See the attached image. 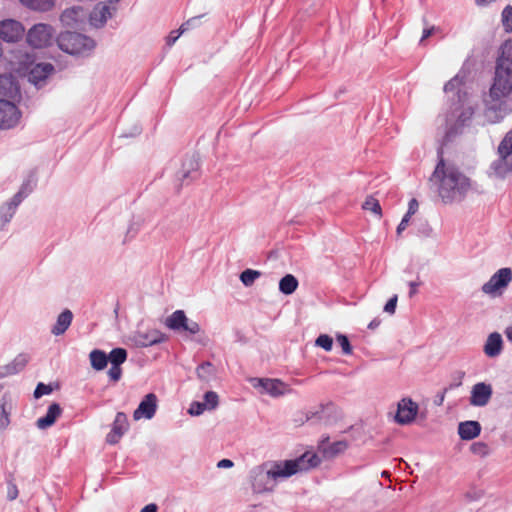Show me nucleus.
Here are the masks:
<instances>
[{"label": "nucleus", "mask_w": 512, "mask_h": 512, "mask_svg": "<svg viewBox=\"0 0 512 512\" xmlns=\"http://www.w3.org/2000/svg\"><path fill=\"white\" fill-rule=\"evenodd\" d=\"M320 462L319 456L314 452H305L294 460L266 461L249 472L252 490L257 494L272 492L280 479L315 468Z\"/></svg>", "instance_id": "1"}, {"label": "nucleus", "mask_w": 512, "mask_h": 512, "mask_svg": "<svg viewBox=\"0 0 512 512\" xmlns=\"http://www.w3.org/2000/svg\"><path fill=\"white\" fill-rule=\"evenodd\" d=\"M466 76L467 72L462 68L444 85V92L447 95L452 94L453 101L452 111L446 118L445 137L447 140L461 133L474 114L473 106L468 104L469 94L465 88Z\"/></svg>", "instance_id": "2"}, {"label": "nucleus", "mask_w": 512, "mask_h": 512, "mask_svg": "<svg viewBox=\"0 0 512 512\" xmlns=\"http://www.w3.org/2000/svg\"><path fill=\"white\" fill-rule=\"evenodd\" d=\"M439 161L430 177V182L437 188L443 203L451 204L464 199L470 189V180L454 164L447 163L442 152H438Z\"/></svg>", "instance_id": "3"}, {"label": "nucleus", "mask_w": 512, "mask_h": 512, "mask_svg": "<svg viewBox=\"0 0 512 512\" xmlns=\"http://www.w3.org/2000/svg\"><path fill=\"white\" fill-rule=\"evenodd\" d=\"M487 174L500 180L512 174V129L501 140L497 148V158L491 162Z\"/></svg>", "instance_id": "4"}, {"label": "nucleus", "mask_w": 512, "mask_h": 512, "mask_svg": "<svg viewBox=\"0 0 512 512\" xmlns=\"http://www.w3.org/2000/svg\"><path fill=\"white\" fill-rule=\"evenodd\" d=\"M57 44L62 51L81 57L90 56L96 47V42L91 37L71 31L61 33L57 37Z\"/></svg>", "instance_id": "5"}, {"label": "nucleus", "mask_w": 512, "mask_h": 512, "mask_svg": "<svg viewBox=\"0 0 512 512\" xmlns=\"http://www.w3.org/2000/svg\"><path fill=\"white\" fill-rule=\"evenodd\" d=\"M509 97L493 95L485 93L483 95V117L489 124L501 122L506 116L512 113V105L508 100Z\"/></svg>", "instance_id": "6"}, {"label": "nucleus", "mask_w": 512, "mask_h": 512, "mask_svg": "<svg viewBox=\"0 0 512 512\" xmlns=\"http://www.w3.org/2000/svg\"><path fill=\"white\" fill-rule=\"evenodd\" d=\"M165 333L158 329L141 330L139 327L133 331L129 337V343L136 348H146L167 341Z\"/></svg>", "instance_id": "7"}, {"label": "nucleus", "mask_w": 512, "mask_h": 512, "mask_svg": "<svg viewBox=\"0 0 512 512\" xmlns=\"http://www.w3.org/2000/svg\"><path fill=\"white\" fill-rule=\"evenodd\" d=\"M511 281L512 270L507 267L501 268L483 284L481 290L484 294L491 297L501 296Z\"/></svg>", "instance_id": "8"}, {"label": "nucleus", "mask_w": 512, "mask_h": 512, "mask_svg": "<svg viewBox=\"0 0 512 512\" xmlns=\"http://www.w3.org/2000/svg\"><path fill=\"white\" fill-rule=\"evenodd\" d=\"M55 30L51 25L38 23L27 32V43L33 48H45L52 44Z\"/></svg>", "instance_id": "9"}, {"label": "nucleus", "mask_w": 512, "mask_h": 512, "mask_svg": "<svg viewBox=\"0 0 512 512\" xmlns=\"http://www.w3.org/2000/svg\"><path fill=\"white\" fill-rule=\"evenodd\" d=\"M165 326L175 332H185L189 335H195L200 332V325L189 318H187L183 310H176L169 315L165 320Z\"/></svg>", "instance_id": "10"}, {"label": "nucleus", "mask_w": 512, "mask_h": 512, "mask_svg": "<svg viewBox=\"0 0 512 512\" xmlns=\"http://www.w3.org/2000/svg\"><path fill=\"white\" fill-rule=\"evenodd\" d=\"M512 92V71L509 68L495 67L493 82L488 93L509 97Z\"/></svg>", "instance_id": "11"}, {"label": "nucleus", "mask_w": 512, "mask_h": 512, "mask_svg": "<svg viewBox=\"0 0 512 512\" xmlns=\"http://www.w3.org/2000/svg\"><path fill=\"white\" fill-rule=\"evenodd\" d=\"M251 385L260 389L261 393L269 394L272 397H279L288 392V386L279 379L251 378Z\"/></svg>", "instance_id": "12"}, {"label": "nucleus", "mask_w": 512, "mask_h": 512, "mask_svg": "<svg viewBox=\"0 0 512 512\" xmlns=\"http://www.w3.org/2000/svg\"><path fill=\"white\" fill-rule=\"evenodd\" d=\"M20 112L10 100L0 99V128L10 129L17 125Z\"/></svg>", "instance_id": "13"}, {"label": "nucleus", "mask_w": 512, "mask_h": 512, "mask_svg": "<svg viewBox=\"0 0 512 512\" xmlns=\"http://www.w3.org/2000/svg\"><path fill=\"white\" fill-rule=\"evenodd\" d=\"M493 395V388L491 384L485 382H478L471 388L469 403L474 407L486 406Z\"/></svg>", "instance_id": "14"}, {"label": "nucleus", "mask_w": 512, "mask_h": 512, "mask_svg": "<svg viewBox=\"0 0 512 512\" xmlns=\"http://www.w3.org/2000/svg\"><path fill=\"white\" fill-rule=\"evenodd\" d=\"M418 404L411 398H403L398 403L395 421L401 425L412 423L418 413Z\"/></svg>", "instance_id": "15"}, {"label": "nucleus", "mask_w": 512, "mask_h": 512, "mask_svg": "<svg viewBox=\"0 0 512 512\" xmlns=\"http://www.w3.org/2000/svg\"><path fill=\"white\" fill-rule=\"evenodd\" d=\"M24 32L25 29L19 21L6 19L0 22V38L6 42H17Z\"/></svg>", "instance_id": "16"}, {"label": "nucleus", "mask_w": 512, "mask_h": 512, "mask_svg": "<svg viewBox=\"0 0 512 512\" xmlns=\"http://www.w3.org/2000/svg\"><path fill=\"white\" fill-rule=\"evenodd\" d=\"M129 428L128 418L125 413L118 412L112 424L111 431L106 436L109 444H117Z\"/></svg>", "instance_id": "17"}, {"label": "nucleus", "mask_w": 512, "mask_h": 512, "mask_svg": "<svg viewBox=\"0 0 512 512\" xmlns=\"http://www.w3.org/2000/svg\"><path fill=\"white\" fill-rule=\"evenodd\" d=\"M157 410V397L153 393L145 395L139 406L133 413L134 420L138 421L142 418L151 419Z\"/></svg>", "instance_id": "18"}, {"label": "nucleus", "mask_w": 512, "mask_h": 512, "mask_svg": "<svg viewBox=\"0 0 512 512\" xmlns=\"http://www.w3.org/2000/svg\"><path fill=\"white\" fill-rule=\"evenodd\" d=\"M199 159L195 154L184 158L182 168L178 172L179 180L184 184L188 180H193L198 176Z\"/></svg>", "instance_id": "19"}, {"label": "nucleus", "mask_w": 512, "mask_h": 512, "mask_svg": "<svg viewBox=\"0 0 512 512\" xmlns=\"http://www.w3.org/2000/svg\"><path fill=\"white\" fill-rule=\"evenodd\" d=\"M30 357L28 354H18L10 363L0 367V379L16 375L24 370Z\"/></svg>", "instance_id": "20"}, {"label": "nucleus", "mask_w": 512, "mask_h": 512, "mask_svg": "<svg viewBox=\"0 0 512 512\" xmlns=\"http://www.w3.org/2000/svg\"><path fill=\"white\" fill-rule=\"evenodd\" d=\"M54 71V66L50 63H38L28 72V80L37 87L43 85L47 77Z\"/></svg>", "instance_id": "21"}, {"label": "nucleus", "mask_w": 512, "mask_h": 512, "mask_svg": "<svg viewBox=\"0 0 512 512\" xmlns=\"http://www.w3.org/2000/svg\"><path fill=\"white\" fill-rule=\"evenodd\" d=\"M503 350L502 336L498 332H493L488 335L483 347L485 355L489 358L498 357Z\"/></svg>", "instance_id": "22"}, {"label": "nucleus", "mask_w": 512, "mask_h": 512, "mask_svg": "<svg viewBox=\"0 0 512 512\" xmlns=\"http://www.w3.org/2000/svg\"><path fill=\"white\" fill-rule=\"evenodd\" d=\"M0 96L15 99L19 96V86L11 74L0 75Z\"/></svg>", "instance_id": "23"}, {"label": "nucleus", "mask_w": 512, "mask_h": 512, "mask_svg": "<svg viewBox=\"0 0 512 512\" xmlns=\"http://www.w3.org/2000/svg\"><path fill=\"white\" fill-rule=\"evenodd\" d=\"M112 17L110 6L107 3H99L95 6L90 14V22L96 27L100 28L105 25L107 20Z\"/></svg>", "instance_id": "24"}, {"label": "nucleus", "mask_w": 512, "mask_h": 512, "mask_svg": "<svg viewBox=\"0 0 512 512\" xmlns=\"http://www.w3.org/2000/svg\"><path fill=\"white\" fill-rule=\"evenodd\" d=\"M495 67L509 68L512 71V39L504 41L500 46Z\"/></svg>", "instance_id": "25"}, {"label": "nucleus", "mask_w": 512, "mask_h": 512, "mask_svg": "<svg viewBox=\"0 0 512 512\" xmlns=\"http://www.w3.org/2000/svg\"><path fill=\"white\" fill-rule=\"evenodd\" d=\"M481 425L478 421H464L458 426V434L462 440H472L479 436Z\"/></svg>", "instance_id": "26"}, {"label": "nucleus", "mask_w": 512, "mask_h": 512, "mask_svg": "<svg viewBox=\"0 0 512 512\" xmlns=\"http://www.w3.org/2000/svg\"><path fill=\"white\" fill-rule=\"evenodd\" d=\"M73 320V313L69 309L63 310L57 317L56 323L51 329V333L55 336L64 334Z\"/></svg>", "instance_id": "27"}, {"label": "nucleus", "mask_w": 512, "mask_h": 512, "mask_svg": "<svg viewBox=\"0 0 512 512\" xmlns=\"http://www.w3.org/2000/svg\"><path fill=\"white\" fill-rule=\"evenodd\" d=\"M62 409L59 404L53 403L48 407L46 415L39 418L36 425L39 429H46L52 426L56 419L61 415Z\"/></svg>", "instance_id": "28"}, {"label": "nucleus", "mask_w": 512, "mask_h": 512, "mask_svg": "<svg viewBox=\"0 0 512 512\" xmlns=\"http://www.w3.org/2000/svg\"><path fill=\"white\" fill-rule=\"evenodd\" d=\"M19 205L20 204L18 202L11 198L0 206V230L4 229V227L11 221Z\"/></svg>", "instance_id": "29"}, {"label": "nucleus", "mask_w": 512, "mask_h": 512, "mask_svg": "<svg viewBox=\"0 0 512 512\" xmlns=\"http://www.w3.org/2000/svg\"><path fill=\"white\" fill-rule=\"evenodd\" d=\"M90 363L93 369L101 371L108 364V355L99 349H94L89 354Z\"/></svg>", "instance_id": "30"}, {"label": "nucleus", "mask_w": 512, "mask_h": 512, "mask_svg": "<svg viewBox=\"0 0 512 512\" xmlns=\"http://www.w3.org/2000/svg\"><path fill=\"white\" fill-rule=\"evenodd\" d=\"M348 447V444L346 441H336L333 443H322L321 449L323 451V454L326 457L332 458L342 452H344Z\"/></svg>", "instance_id": "31"}, {"label": "nucleus", "mask_w": 512, "mask_h": 512, "mask_svg": "<svg viewBox=\"0 0 512 512\" xmlns=\"http://www.w3.org/2000/svg\"><path fill=\"white\" fill-rule=\"evenodd\" d=\"M299 282L292 274H286L279 281V290L285 295H291L298 288Z\"/></svg>", "instance_id": "32"}, {"label": "nucleus", "mask_w": 512, "mask_h": 512, "mask_svg": "<svg viewBox=\"0 0 512 512\" xmlns=\"http://www.w3.org/2000/svg\"><path fill=\"white\" fill-rule=\"evenodd\" d=\"M196 373L201 381L209 382L215 378L216 368L211 362L206 361L197 367Z\"/></svg>", "instance_id": "33"}, {"label": "nucleus", "mask_w": 512, "mask_h": 512, "mask_svg": "<svg viewBox=\"0 0 512 512\" xmlns=\"http://www.w3.org/2000/svg\"><path fill=\"white\" fill-rule=\"evenodd\" d=\"M26 7L37 11H48L54 5V0H20Z\"/></svg>", "instance_id": "34"}, {"label": "nucleus", "mask_w": 512, "mask_h": 512, "mask_svg": "<svg viewBox=\"0 0 512 512\" xmlns=\"http://www.w3.org/2000/svg\"><path fill=\"white\" fill-rule=\"evenodd\" d=\"M127 359V351L124 348H114L108 355L111 365L121 366Z\"/></svg>", "instance_id": "35"}, {"label": "nucleus", "mask_w": 512, "mask_h": 512, "mask_svg": "<svg viewBox=\"0 0 512 512\" xmlns=\"http://www.w3.org/2000/svg\"><path fill=\"white\" fill-rule=\"evenodd\" d=\"M261 276V272L253 269H246L240 274V281L244 286L250 287Z\"/></svg>", "instance_id": "36"}, {"label": "nucleus", "mask_w": 512, "mask_h": 512, "mask_svg": "<svg viewBox=\"0 0 512 512\" xmlns=\"http://www.w3.org/2000/svg\"><path fill=\"white\" fill-rule=\"evenodd\" d=\"M10 424V411L4 398L0 402V433L5 431Z\"/></svg>", "instance_id": "37"}, {"label": "nucleus", "mask_w": 512, "mask_h": 512, "mask_svg": "<svg viewBox=\"0 0 512 512\" xmlns=\"http://www.w3.org/2000/svg\"><path fill=\"white\" fill-rule=\"evenodd\" d=\"M362 208L364 210L373 212L374 214H376L379 217H381V215H382L381 206L379 204V201L372 196H369L366 198V200L364 201V203L362 205Z\"/></svg>", "instance_id": "38"}, {"label": "nucleus", "mask_w": 512, "mask_h": 512, "mask_svg": "<svg viewBox=\"0 0 512 512\" xmlns=\"http://www.w3.org/2000/svg\"><path fill=\"white\" fill-rule=\"evenodd\" d=\"M33 191V186L30 181L24 182L19 191L12 197L19 204Z\"/></svg>", "instance_id": "39"}, {"label": "nucleus", "mask_w": 512, "mask_h": 512, "mask_svg": "<svg viewBox=\"0 0 512 512\" xmlns=\"http://www.w3.org/2000/svg\"><path fill=\"white\" fill-rule=\"evenodd\" d=\"M208 410L215 409L219 403V398L216 392L208 391L204 394V402Z\"/></svg>", "instance_id": "40"}, {"label": "nucleus", "mask_w": 512, "mask_h": 512, "mask_svg": "<svg viewBox=\"0 0 512 512\" xmlns=\"http://www.w3.org/2000/svg\"><path fill=\"white\" fill-rule=\"evenodd\" d=\"M502 23L506 31L512 32V6H506L502 11Z\"/></svg>", "instance_id": "41"}, {"label": "nucleus", "mask_w": 512, "mask_h": 512, "mask_svg": "<svg viewBox=\"0 0 512 512\" xmlns=\"http://www.w3.org/2000/svg\"><path fill=\"white\" fill-rule=\"evenodd\" d=\"M316 346L323 348L325 351H330L333 346V339L327 334H321L315 341Z\"/></svg>", "instance_id": "42"}, {"label": "nucleus", "mask_w": 512, "mask_h": 512, "mask_svg": "<svg viewBox=\"0 0 512 512\" xmlns=\"http://www.w3.org/2000/svg\"><path fill=\"white\" fill-rule=\"evenodd\" d=\"M473 454L484 457L489 453V447L484 442H475L470 446Z\"/></svg>", "instance_id": "43"}, {"label": "nucleus", "mask_w": 512, "mask_h": 512, "mask_svg": "<svg viewBox=\"0 0 512 512\" xmlns=\"http://www.w3.org/2000/svg\"><path fill=\"white\" fill-rule=\"evenodd\" d=\"M337 342L341 346L344 354L350 355L352 353V346H351L349 339L346 335L339 334L337 336Z\"/></svg>", "instance_id": "44"}, {"label": "nucleus", "mask_w": 512, "mask_h": 512, "mask_svg": "<svg viewBox=\"0 0 512 512\" xmlns=\"http://www.w3.org/2000/svg\"><path fill=\"white\" fill-rule=\"evenodd\" d=\"M53 391L52 387L50 385H46L42 382L38 383L35 390H34V397L36 399L41 398L44 395H48Z\"/></svg>", "instance_id": "45"}, {"label": "nucleus", "mask_w": 512, "mask_h": 512, "mask_svg": "<svg viewBox=\"0 0 512 512\" xmlns=\"http://www.w3.org/2000/svg\"><path fill=\"white\" fill-rule=\"evenodd\" d=\"M208 408L205 406L203 402H193L188 409V413L192 416H199Z\"/></svg>", "instance_id": "46"}, {"label": "nucleus", "mask_w": 512, "mask_h": 512, "mask_svg": "<svg viewBox=\"0 0 512 512\" xmlns=\"http://www.w3.org/2000/svg\"><path fill=\"white\" fill-rule=\"evenodd\" d=\"M18 495H19V490L17 488V485L12 481H8L7 482V499L9 501H13V500L17 499Z\"/></svg>", "instance_id": "47"}, {"label": "nucleus", "mask_w": 512, "mask_h": 512, "mask_svg": "<svg viewBox=\"0 0 512 512\" xmlns=\"http://www.w3.org/2000/svg\"><path fill=\"white\" fill-rule=\"evenodd\" d=\"M122 375V369L120 366L111 365L110 369L108 370V376L112 381H118L120 380Z\"/></svg>", "instance_id": "48"}, {"label": "nucleus", "mask_w": 512, "mask_h": 512, "mask_svg": "<svg viewBox=\"0 0 512 512\" xmlns=\"http://www.w3.org/2000/svg\"><path fill=\"white\" fill-rule=\"evenodd\" d=\"M398 296H392L384 306V311L389 314H394L397 306Z\"/></svg>", "instance_id": "49"}, {"label": "nucleus", "mask_w": 512, "mask_h": 512, "mask_svg": "<svg viewBox=\"0 0 512 512\" xmlns=\"http://www.w3.org/2000/svg\"><path fill=\"white\" fill-rule=\"evenodd\" d=\"M184 30V25H182L178 31H172L167 37V44L169 46L173 45L176 42V40L180 37V35L184 32Z\"/></svg>", "instance_id": "50"}, {"label": "nucleus", "mask_w": 512, "mask_h": 512, "mask_svg": "<svg viewBox=\"0 0 512 512\" xmlns=\"http://www.w3.org/2000/svg\"><path fill=\"white\" fill-rule=\"evenodd\" d=\"M159 230L164 234H171L174 230L169 227V219L165 218L158 224Z\"/></svg>", "instance_id": "51"}, {"label": "nucleus", "mask_w": 512, "mask_h": 512, "mask_svg": "<svg viewBox=\"0 0 512 512\" xmlns=\"http://www.w3.org/2000/svg\"><path fill=\"white\" fill-rule=\"evenodd\" d=\"M418 206H419L418 201L415 198L411 199L409 201L408 211L406 212V214L408 216L414 215L418 210Z\"/></svg>", "instance_id": "52"}, {"label": "nucleus", "mask_w": 512, "mask_h": 512, "mask_svg": "<svg viewBox=\"0 0 512 512\" xmlns=\"http://www.w3.org/2000/svg\"><path fill=\"white\" fill-rule=\"evenodd\" d=\"M411 217L412 216H408L407 214L404 215V217L402 218L401 222L399 223V225L397 227L398 235H400L406 229Z\"/></svg>", "instance_id": "53"}, {"label": "nucleus", "mask_w": 512, "mask_h": 512, "mask_svg": "<svg viewBox=\"0 0 512 512\" xmlns=\"http://www.w3.org/2000/svg\"><path fill=\"white\" fill-rule=\"evenodd\" d=\"M420 285H421V283L417 282V281L409 282V287H410L409 297H413L417 293V287H419Z\"/></svg>", "instance_id": "54"}, {"label": "nucleus", "mask_w": 512, "mask_h": 512, "mask_svg": "<svg viewBox=\"0 0 512 512\" xmlns=\"http://www.w3.org/2000/svg\"><path fill=\"white\" fill-rule=\"evenodd\" d=\"M233 466L234 463L230 459H222L217 463L218 468H231Z\"/></svg>", "instance_id": "55"}, {"label": "nucleus", "mask_w": 512, "mask_h": 512, "mask_svg": "<svg viewBox=\"0 0 512 512\" xmlns=\"http://www.w3.org/2000/svg\"><path fill=\"white\" fill-rule=\"evenodd\" d=\"M435 27L426 28L423 30L422 37L420 42H423L425 39L429 38L434 33Z\"/></svg>", "instance_id": "56"}, {"label": "nucleus", "mask_w": 512, "mask_h": 512, "mask_svg": "<svg viewBox=\"0 0 512 512\" xmlns=\"http://www.w3.org/2000/svg\"><path fill=\"white\" fill-rule=\"evenodd\" d=\"M158 510V507L156 504L154 503H150L148 505H146L145 507H143L140 512H157Z\"/></svg>", "instance_id": "57"}, {"label": "nucleus", "mask_w": 512, "mask_h": 512, "mask_svg": "<svg viewBox=\"0 0 512 512\" xmlns=\"http://www.w3.org/2000/svg\"><path fill=\"white\" fill-rule=\"evenodd\" d=\"M447 390H448V388H445L442 393L437 395L436 400H435L437 405H442V403L445 399V394H446Z\"/></svg>", "instance_id": "58"}, {"label": "nucleus", "mask_w": 512, "mask_h": 512, "mask_svg": "<svg viewBox=\"0 0 512 512\" xmlns=\"http://www.w3.org/2000/svg\"><path fill=\"white\" fill-rule=\"evenodd\" d=\"M504 334L507 340L512 344V324L505 328Z\"/></svg>", "instance_id": "59"}, {"label": "nucleus", "mask_w": 512, "mask_h": 512, "mask_svg": "<svg viewBox=\"0 0 512 512\" xmlns=\"http://www.w3.org/2000/svg\"><path fill=\"white\" fill-rule=\"evenodd\" d=\"M496 0H475L478 6H487L488 4L495 2Z\"/></svg>", "instance_id": "60"}, {"label": "nucleus", "mask_w": 512, "mask_h": 512, "mask_svg": "<svg viewBox=\"0 0 512 512\" xmlns=\"http://www.w3.org/2000/svg\"><path fill=\"white\" fill-rule=\"evenodd\" d=\"M379 324H380V321H379V320H377V319H374V320H372V321L368 324V328H369V329H375V328H377V327L379 326Z\"/></svg>", "instance_id": "61"}, {"label": "nucleus", "mask_w": 512, "mask_h": 512, "mask_svg": "<svg viewBox=\"0 0 512 512\" xmlns=\"http://www.w3.org/2000/svg\"><path fill=\"white\" fill-rule=\"evenodd\" d=\"M73 12H74V10H71V11L66 10V11L62 14V16H61V20H62L63 22H64V21H66V18L70 17V15H71Z\"/></svg>", "instance_id": "62"}]
</instances>
